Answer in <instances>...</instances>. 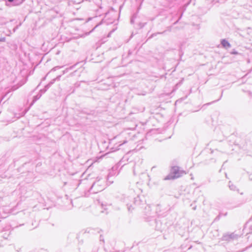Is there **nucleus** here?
Returning a JSON list of instances; mask_svg holds the SVG:
<instances>
[{"label": "nucleus", "instance_id": "nucleus-1", "mask_svg": "<svg viewBox=\"0 0 252 252\" xmlns=\"http://www.w3.org/2000/svg\"><path fill=\"white\" fill-rule=\"evenodd\" d=\"M221 43L222 46L225 48H228L230 47V45L229 43V42L225 39L222 40Z\"/></svg>", "mask_w": 252, "mask_h": 252}]
</instances>
